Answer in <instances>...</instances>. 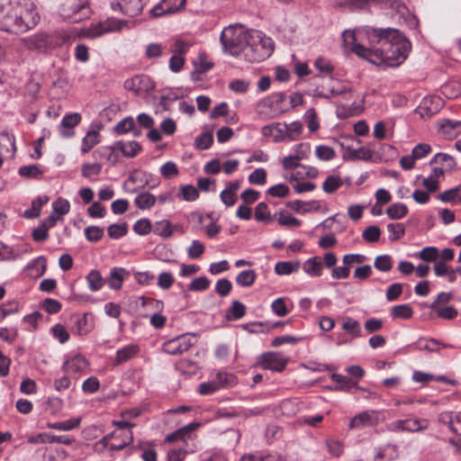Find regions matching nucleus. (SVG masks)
Wrapping results in <instances>:
<instances>
[{"label": "nucleus", "mask_w": 461, "mask_h": 461, "mask_svg": "<svg viewBox=\"0 0 461 461\" xmlns=\"http://www.w3.org/2000/svg\"><path fill=\"white\" fill-rule=\"evenodd\" d=\"M382 413L377 410H367L355 415L348 427L350 429H363L366 427H375L381 421Z\"/></svg>", "instance_id": "nucleus-11"}, {"label": "nucleus", "mask_w": 461, "mask_h": 461, "mask_svg": "<svg viewBox=\"0 0 461 461\" xmlns=\"http://www.w3.org/2000/svg\"><path fill=\"white\" fill-rule=\"evenodd\" d=\"M164 53V47L158 42L149 43L146 47L145 55L148 59L159 58Z\"/></svg>", "instance_id": "nucleus-58"}, {"label": "nucleus", "mask_w": 461, "mask_h": 461, "mask_svg": "<svg viewBox=\"0 0 461 461\" xmlns=\"http://www.w3.org/2000/svg\"><path fill=\"white\" fill-rule=\"evenodd\" d=\"M387 33V41L383 50H371L363 45H354L353 52L377 66H400L407 59L411 43L399 30L394 29Z\"/></svg>", "instance_id": "nucleus-1"}, {"label": "nucleus", "mask_w": 461, "mask_h": 461, "mask_svg": "<svg viewBox=\"0 0 461 461\" xmlns=\"http://www.w3.org/2000/svg\"><path fill=\"white\" fill-rule=\"evenodd\" d=\"M145 4L142 0H119L111 3L114 12H120L129 17H136L141 14Z\"/></svg>", "instance_id": "nucleus-13"}, {"label": "nucleus", "mask_w": 461, "mask_h": 461, "mask_svg": "<svg viewBox=\"0 0 461 461\" xmlns=\"http://www.w3.org/2000/svg\"><path fill=\"white\" fill-rule=\"evenodd\" d=\"M102 170L100 163L85 164L82 166V175L89 179H95Z\"/></svg>", "instance_id": "nucleus-56"}, {"label": "nucleus", "mask_w": 461, "mask_h": 461, "mask_svg": "<svg viewBox=\"0 0 461 461\" xmlns=\"http://www.w3.org/2000/svg\"><path fill=\"white\" fill-rule=\"evenodd\" d=\"M128 22L125 20L110 17L104 21L96 23H92L86 32V36L88 38H98L105 33L116 32L127 27Z\"/></svg>", "instance_id": "nucleus-10"}, {"label": "nucleus", "mask_w": 461, "mask_h": 461, "mask_svg": "<svg viewBox=\"0 0 461 461\" xmlns=\"http://www.w3.org/2000/svg\"><path fill=\"white\" fill-rule=\"evenodd\" d=\"M261 133L264 137L271 138L274 142L285 140L283 123L276 122L262 127Z\"/></svg>", "instance_id": "nucleus-24"}, {"label": "nucleus", "mask_w": 461, "mask_h": 461, "mask_svg": "<svg viewBox=\"0 0 461 461\" xmlns=\"http://www.w3.org/2000/svg\"><path fill=\"white\" fill-rule=\"evenodd\" d=\"M316 157L322 161L332 160L336 157L334 149L327 145H319L315 149Z\"/></svg>", "instance_id": "nucleus-50"}, {"label": "nucleus", "mask_w": 461, "mask_h": 461, "mask_svg": "<svg viewBox=\"0 0 461 461\" xmlns=\"http://www.w3.org/2000/svg\"><path fill=\"white\" fill-rule=\"evenodd\" d=\"M438 256V249L436 247H426L418 253V257L426 262H436Z\"/></svg>", "instance_id": "nucleus-57"}, {"label": "nucleus", "mask_w": 461, "mask_h": 461, "mask_svg": "<svg viewBox=\"0 0 461 461\" xmlns=\"http://www.w3.org/2000/svg\"><path fill=\"white\" fill-rule=\"evenodd\" d=\"M331 379L337 384H339L337 389L340 391H349L351 388L357 387V383L353 382L351 378L346 375L333 374L331 375Z\"/></svg>", "instance_id": "nucleus-45"}, {"label": "nucleus", "mask_w": 461, "mask_h": 461, "mask_svg": "<svg viewBox=\"0 0 461 461\" xmlns=\"http://www.w3.org/2000/svg\"><path fill=\"white\" fill-rule=\"evenodd\" d=\"M129 276V272L122 267H113L111 269L107 278L110 288L118 290L122 287L123 280Z\"/></svg>", "instance_id": "nucleus-26"}, {"label": "nucleus", "mask_w": 461, "mask_h": 461, "mask_svg": "<svg viewBox=\"0 0 461 461\" xmlns=\"http://www.w3.org/2000/svg\"><path fill=\"white\" fill-rule=\"evenodd\" d=\"M394 29H376L369 26H364L355 31L346 30L342 33L343 42L345 47L353 52L354 45H361L357 41L366 39L370 44L382 42L383 46L387 41L388 32Z\"/></svg>", "instance_id": "nucleus-5"}, {"label": "nucleus", "mask_w": 461, "mask_h": 461, "mask_svg": "<svg viewBox=\"0 0 461 461\" xmlns=\"http://www.w3.org/2000/svg\"><path fill=\"white\" fill-rule=\"evenodd\" d=\"M435 167H440L443 169V176H445V172L447 171H453L456 167V159L448 155L447 153L444 152H438L436 155L433 156V158L429 160V165H437Z\"/></svg>", "instance_id": "nucleus-20"}, {"label": "nucleus", "mask_w": 461, "mask_h": 461, "mask_svg": "<svg viewBox=\"0 0 461 461\" xmlns=\"http://www.w3.org/2000/svg\"><path fill=\"white\" fill-rule=\"evenodd\" d=\"M101 141L99 130H89L82 139L80 150L82 153H88L95 146Z\"/></svg>", "instance_id": "nucleus-29"}, {"label": "nucleus", "mask_w": 461, "mask_h": 461, "mask_svg": "<svg viewBox=\"0 0 461 461\" xmlns=\"http://www.w3.org/2000/svg\"><path fill=\"white\" fill-rule=\"evenodd\" d=\"M300 263L291 261H279L275 266V271L277 275H290L299 269Z\"/></svg>", "instance_id": "nucleus-41"}, {"label": "nucleus", "mask_w": 461, "mask_h": 461, "mask_svg": "<svg viewBox=\"0 0 461 461\" xmlns=\"http://www.w3.org/2000/svg\"><path fill=\"white\" fill-rule=\"evenodd\" d=\"M257 277V274L254 270H243L238 276H236L235 280L236 283L243 287H249L251 286Z\"/></svg>", "instance_id": "nucleus-42"}, {"label": "nucleus", "mask_w": 461, "mask_h": 461, "mask_svg": "<svg viewBox=\"0 0 461 461\" xmlns=\"http://www.w3.org/2000/svg\"><path fill=\"white\" fill-rule=\"evenodd\" d=\"M413 314V310L409 304L395 305L391 310L393 319H411Z\"/></svg>", "instance_id": "nucleus-38"}, {"label": "nucleus", "mask_w": 461, "mask_h": 461, "mask_svg": "<svg viewBox=\"0 0 461 461\" xmlns=\"http://www.w3.org/2000/svg\"><path fill=\"white\" fill-rule=\"evenodd\" d=\"M86 280L89 285V289L93 292L100 290L104 284V280L103 279L100 272L97 270H92L87 275Z\"/></svg>", "instance_id": "nucleus-46"}, {"label": "nucleus", "mask_w": 461, "mask_h": 461, "mask_svg": "<svg viewBox=\"0 0 461 461\" xmlns=\"http://www.w3.org/2000/svg\"><path fill=\"white\" fill-rule=\"evenodd\" d=\"M438 421L447 425L456 435L461 436V412H442L438 415Z\"/></svg>", "instance_id": "nucleus-19"}, {"label": "nucleus", "mask_w": 461, "mask_h": 461, "mask_svg": "<svg viewBox=\"0 0 461 461\" xmlns=\"http://www.w3.org/2000/svg\"><path fill=\"white\" fill-rule=\"evenodd\" d=\"M432 149L428 143H419L413 147L411 153L407 156H403L400 159V166L404 170H411L414 167L417 160L426 158Z\"/></svg>", "instance_id": "nucleus-12"}, {"label": "nucleus", "mask_w": 461, "mask_h": 461, "mask_svg": "<svg viewBox=\"0 0 461 461\" xmlns=\"http://www.w3.org/2000/svg\"><path fill=\"white\" fill-rule=\"evenodd\" d=\"M240 189V182L236 180L230 182L226 188L221 192V202H236L238 192Z\"/></svg>", "instance_id": "nucleus-32"}, {"label": "nucleus", "mask_w": 461, "mask_h": 461, "mask_svg": "<svg viewBox=\"0 0 461 461\" xmlns=\"http://www.w3.org/2000/svg\"><path fill=\"white\" fill-rule=\"evenodd\" d=\"M66 40L65 32L55 31L50 33H35L23 38V42L24 47L30 50L47 52L62 45Z\"/></svg>", "instance_id": "nucleus-6"}, {"label": "nucleus", "mask_w": 461, "mask_h": 461, "mask_svg": "<svg viewBox=\"0 0 461 461\" xmlns=\"http://www.w3.org/2000/svg\"><path fill=\"white\" fill-rule=\"evenodd\" d=\"M192 45V41L177 38L172 43L170 51L173 53V55H180L184 57L188 52Z\"/></svg>", "instance_id": "nucleus-37"}, {"label": "nucleus", "mask_w": 461, "mask_h": 461, "mask_svg": "<svg viewBox=\"0 0 461 461\" xmlns=\"http://www.w3.org/2000/svg\"><path fill=\"white\" fill-rule=\"evenodd\" d=\"M274 41L260 31H250L242 57L249 62H261L274 52Z\"/></svg>", "instance_id": "nucleus-3"}, {"label": "nucleus", "mask_w": 461, "mask_h": 461, "mask_svg": "<svg viewBox=\"0 0 461 461\" xmlns=\"http://www.w3.org/2000/svg\"><path fill=\"white\" fill-rule=\"evenodd\" d=\"M343 184L342 179L337 175L329 176L322 184V189L326 194L335 193Z\"/></svg>", "instance_id": "nucleus-40"}, {"label": "nucleus", "mask_w": 461, "mask_h": 461, "mask_svg": "<svg viewBox=\"0 0 461 461\" xmlns=\"http://www.w3.org/2000/svg\"><path fill=\"white\" fill-rule=\"evenodd\" d=\"M441 93L447 98H456L461 95L460 86L458 87V82H449L441 86Z\"/></svg>", "instance_id": "nucleus-53"}, {"label": "nucleus", "mask_w": 461, "mask_h": 461, "mask_svg": "<svg viewBox=\"0 0 461 461\" xmlns=\"http://www.w3.org/2000/svg\"><path fill=\"white\" fill-rule=\"evenodd\" d=\"M193 65L198 73H205L213 67V63L209 61L205 53H199L197 59L193 61Z\"/></svg>", "instance_id": "nucleus-49"}, {"label": "nucleus", "mask_w": 461, "mask_h": 461, "mask_svg": "<svg viewBox=\"0 0 461 461\" xmlns=\"http://www.w3.org/2000/svg\"><path fill=\"white\" fill-rule=\"evenodd\" d=\"M443 177V169L440 167H432L429 176H417L415 182L419 189L412 193L414 201L428 202L430 199V195L439 190L440 179Z\"/></svg>", "instance_id": "nucleus-7"}, {"label": "nucleus", "mask_w": 461, "mask_h": 461, "mask_svg": "<svg viewBox=\"0 0 461 461\" xmlns=\"http://www.w3.org/2000/svg\"><path fill=\"white\" fill-rule=\"evenodd\" d=\"M59 14L64 20L77 23L89 17L90 9L77 0H66L60 6Z\"/></svg>", "instance_id": "nucleus-8"}, {"label": "nucleus", "mask_w": 461, "mask_h": 461, "mask_svg": "<svg viewBox=\"0 0 461 461\" xmlns=\"http://www.w3.org/2000/svg\"><path fill=\"white\" fill-rule=\"evenodd\" d=\"M444 106L443 99L438 95L425 96L417 108V112L422 118H430L438 113Z\"/></svg>", "instance_id": "nucleus-14"}, {"label": "nucleus", "mask_w": 461, "mask_h": 461, "mask_svg": "<svg viewBox=\"0 0 461 461\" xmlns=\"http://www.w3.org/2000/svg\"><path fill=\"white\" fill-rule=\"evenodd\" d=\"M81 422V418H72L65 421L59 422H49L47 427L49 429H53L57 430L68 431L79 427Z\"/></svg>", "instance_id": "nucleus-35"}, {"label": "nucleus", "mask_w": 461, "mask_h": 461, "mask_svg": "<svg viewBox=\"0 0 461 461\" xmlns=\"http://www.w3.org/2000/svg\"><path fill=\"white\" fill-rule=\"evenodd\" d=\"M87 366V360L82 355H77L64 363L63 369L68 375H80Z\"/></svg>", "instance_id": "nucleus-21"}, {"label": "nucleus", "mask_w": 461, "mask_h": 461, "mask_svg": "<svg viewBox=\"0 0 461 461\" xmlns=\"http://www.w3.org/2000/svg\"><path fill=\"white\" fill-rule=\"evenodd\" d=\"M288 360L287 357H284L278 352H268L261 356L259 363L264 369L282 372L285 368Z\"/></svg>", "instance_id": "nucleus-16"}, {"label": "nucleus", "mask_w": 461, "mask_h": 461, "mask_svg": "<svg viewBox=\"0 0 461 461\" xmlns=\"http://www.w3.org/2000/svg\"><path fill=\"white\" fill-rule=\"evenodd\" d=\"M405 431L407 432H418L425 430L429 427V421L427 420L420 419H406L403 420Z\"/></svg>", "instance_id": "nucleus-36"}, {"label": "nucleus", "mask_w": 461, "mask_h": 461, "mask_svg": "<svg viewBox=\"0 0 461 461\" xmlns=\"http://www.w3.org/2000/svg\"><path fill=\"white\" fill-rule=\"evenodd\" d=\"M342 329L350 334L353 338H358L361 336L360 323L352 318L347 317L344 319Z\"/></svg>", "instance_id": "nucleus-44"}, {"label": "nucleus", "mask_w": 461, "mask_h": 461, "mask_svg": "<svg viewBox=\"0 0 461 461\" xmlns=\"http://www.w3.org/2000/svg\"><path fill=\"white\" fill-rule=\"evenodd\" d=\"M140 352V348L137 345H127L124 348L117 350L114 364L119 366L122 363L129 361L135 357Z\"/></svg>", "instance_id": "nucleus-28"}, {"label": "nucleus", "mask_w": 461, "mask_h": 461, "mask_svg": "<svg viewBox=\"0 0 461 461\" xmlns=\"http://www.w3.org/2000/svg\"><path fill=\"white\" fill-rule=\"evenodd\" d=\"M438 199L441 202H461V185L439 194Z\"/></svg>", "instance_id": "nucleus-39"}, {"label": "nucleus", "mask_w": 461, "mask_h": 461, "mask_svg": "<svg viewBox=\"0 0 461 461\" xmlns=\"http://www.w3.org/2000/svg\"><path fill=\"white\" fill-rule=\"evenodd\" d=\"M374 266L376 269L388 272L393 267L392 258L389 255H381L375 258Z\"/></svg>", "instance_id": "nucleus-55"}, {"label": "nucleus", "mask_w": 461, "mask_h": 461, "mask_svg": "<svg viewBox=\"0 0 461 461\" xmlns=\"http://www.w3.org/2000/svg\"><path fill=\"white\" fill-rule=\"evenodd\" d=\"M213 139L210 132H203L195 139V146L199 149H207L212 144Z\"/></svg>", "instance_id": "nucleus-61"}, {"label": "nucleus", "mask_w": 461, "mask_h": 461, "mask_svg": "<svg viewBox=\"0 0 461 461\" xmlns=\"http://www.w3.org/2000/svg\"><path fill=\"white\" fill-rule=\"evenodd\" d=\"M94 328L92 318L86 313L76 317L72 331L78 336L88 334Z\"/></svg>", "instance_id": "nucleus-22"}, {"label": "nucleus", "mask_w": 461, "mask_h": 461, "mask_svg": "<svg viewBox=\"0 0 461 461\" xmlns=\"http://www.w3.org/2000/svg\"><path fill=\"white\" fill-rule=\"evenodd\" d=\"M283 125L285 140H294L302 134L303 126L299 121H295L288 124L284 123Z\"/></svg>", "instance_id": "nucleus-34"}, {"label": "nucleus", "mask_w": 461, "mask_h": 461, "mask_svg": "<svg viewBox=\"0 0 461 461\" xmlns=\"http://www.w3.org/2000/svg\"><path fill=\"white\" fill-rule=\"evenodd\" d=\"M134 126V119L131 116H127L117 122V124L114 126V131L117 134H125L133 130Z\"/></svg>", "instance_id": "nucleus-52"}, {"label": "nucleus", "mask_w": 461, "mask_h": 461, "mask_svg": "<svg viewBox=\"0 0 461 461\" xmlns=\"http://www.w3.org/2000/svg\"><path fill=\"white\" fill-rule=\"evenodd\" d=\"M381 235V230L377 226H369L363 231V239L367 242H376Z\"/></svg>", "instance_id": "nucleus-64"}, {"label": "nucleus", "mask_w": 461, "mask_h": 461, "mask_svg": "<svg viewBox=\"0 0 461 461\" xmlns=\"http://www.w3.org/2000/svg\"><path fill=\"white\" fill-rule=\"evenodd\" d=\"M322 263L319 257H312L303 264L304 272L311 276H321L322 275Z\"/></svg>", "instance_id": "nucleus-31"}, {"label": "nucleus", "mask_w": 461, "mask_h": 461, "mask_svg": "<svg viewBox=\"0 0 461 461\" xmlns=\"http://www.w3.org/2000/svg\"><path fill=\"white\" fill-rule=\"evenodd\" d=\"M114 148L117 149V152L120 151L123 156L128 158H134L141 150V146L135 140L115 141Z\"/></svg>", "instance_id": "nucleus-25"}, {"label": "nucleus", "mask_w": 461, "mask_h": 461, "mask_svg": "<svg viewBox=\"0 0 461 461\" xmlns=\"http://www.w3.org/2000/svg\"><path fill=\"white\" fill-rule=\"evenodd\" d=\"M128 22L125 20L110 17L104 21L96 23H92L86 32V36L88 38H98L105 33L116 32L127 27Z\"/></svg>", "instance_id": "nucleus-9"}, {"label": "nucleus", "mask_w": 461, "mask_h": 461, "mask_svg": "<svg viewBox=\"0 0 461 461\" xmlns=\"http://www.w3.org/2000/svg\"><path fill=\"white\" fill-rule=\"evenodd\" d=\"M325 444L332 456L339 457L344 451L343 444L339 440L327 439Z\"/></svg>", "instance_id": "nucleus-59"}, {"label": "nucleus", "mask_w": 461, "mask_h": 461, "mask_svg": "<svg viewBox=\"0 0 461 461\" xmlns=\"http://www.w3.org/2000/svg\"><path fill=\"white\" fill-rule=\"evenodd\" d=\"M249 34L250 32L240 24H232L225 27L220 37L223 50L232 56L242 55Z\"/></svg>", "instance_id": "nucleus-4"}, {"label": "nucleus", "mask_w": 461, "mask_h": 461, "mask_svg": "<svg viewBox=\"0 0 461 461\" xmlns=\"http://www.w3.org/2000/svg\"><path fill=\"white\" fill-rule=\"evenodd\" d=\"M314 67L321 76H330L332 74L334 67L330 60L319 57L314 60Z\"/></svg>", "instance_id": "nucleus-47"}, {"label": "nucleus", "mask_w": 461, "mask_h": 461, "mask_svg": "<svg viewBox=\"0 0 461 461\" xmlns=\"http://www.w3.org/2000/svg\"><path fill=\"white\" fill-rule=\"evenodd\" d=\"M408 209L404 203H392L387 209L386 213L389 218L397 220L404 217Z\"/></svg>", "instance_id": "nucleus-48"}, {"label": "nucleus", "mask_w": 461, "mask_h": 461, "mask_svg": "<svg viewBox=\"0 0 461 461\" xmlns=\"http://www.w3.org/2000/svg\"><path fill=\"white\" fill-rule=\"evenodd\" d=\"M461 126V121L444 119L439 123V131L447 138L456 137V129Z\"/></svg>", "instance_id": "nucleus-33"}, {"label": "nucleus", "mask_w": 461, "mask_h": 461, "mask_svg": "<svg viewBox=\"0 0 461 461\" xmlns=\"http://www.w3.org/2000/svg\"><path fill=\"white\" fill-rule=\"evenodd\" d=\"M191 346L192 343L186 337L180 336L165 342L162 348L168 355H178L187 351Z\"/></svg>", "instance_id": "nucleus-17"}, {"label": "nucleus", "mask_w": 461, "mask_h": 461, "mask_svg": "<svg viewBox=\"0 0 461 461\" xmlns=\"http://www.w3.org/2000/svg\"><path fill=\"white\" fill-rule=\"evenodd\" d=\"M0 149L8 158H14L16 152L15 137L12 132L3 131L0 132Z\"/></svg>", "instance_id": "nucleus-23"}, {"label": "nucleus", "mask_w": 461, "mask_h": 461, "mask_svg": "<svg viewBox=\"0 0 461 461\" xmlns=\"http://www.w3.org/2000/svg\"><path fill=\"white\" fill-rule=\"evenodd\" d=\"M117 149L114 148V143L111 146H102L94 152V157L97 159L106 160L114 164L118 157L115 154Z\"/></svg>", "instance_id": "nucleus-30"}, {"label": "nucleus", "mask_w": 461, "mask_h": 461, "mask_svg": "<svg viewBox=\"0 0 461 461\" xmlns=\"http://www.w3.org/2000/svg\"><path fill=\"white\" fill-rule=\"evenodd\" d=\"M81 122V115L78 113L66 114L59 124V131L62 137L69 138L74 135L73 128Z\"/></svg>", "instance_id": "nucleus-18"}, {"label": "nucleus", "mask_w": 461, "mask_h": 461, "mask_svg": "<svg viewBox=\"0 0 461 461\" xmlns=\"http://www.w3.org/2000/svg\"><path fill=\"white\" fill-rule=\"evenodd\" d=\"M124 87L136 95L148 93L155 88V84L149 76L138 75L124 82Z\"/></svg>", "instance_id": "nucleus-15"}, {"label": "nucleus", "mask_w": 461, "mask_h": 461, "mask_svg": "<svg viewBox=\"0 0 461 461\" xmlns=\"http://www.w3.org/2000/svg\"><path fill=\"white\" fill-rule=\"evenodd\" d=\"M40 21L34 4L30 0H0V30L23 33Z\"/></svg>", "instance_id": "nucleus-2"}, {"label": "nucleus", "mask_w": 461, "mask_h": 461, "mask_svg": "<svg viewBox=\"0 0 461 461\" xmlns=\"http://www.w3.org/2000/svg\"><path fill=\"white\" fill-rule=\"evenodd\" d=\"M179 197L186 201H194L198 198V191L192 185H184L180 189Z\"/></svg>", "instance_id": "nucleus-62"}, {"label": "nucleus", "mask_w": 461, "mask_h": 461, "mask_svg": "<svg viewBox=\"0 0 461 461\" xmlns=\"http://www.w3.org/2000/svg\"><path fill=\"white\" fill-rule=\"evenodd\" d=\"M246 314V306L240 301H233L227 312V319L230 321L240 320Z\"/></svg>", "instance_id": "nucleus-43"}, {"label": "nucleus", "mask_w": 461, "mask_h": 461, "mask_svg": "<svg viewBox=\"0 0 461 461\" xmlns=\"http://www.w3.org/2000/svg\"><path fill=\"white\" fill-rule=\"evenodd\" d=\"M232 289V284L229 279L222 278L217 281L215 285V292L220 296H227Z\"/></svg>", "instance_id": "nucleus-60"}, {"label": "nucleus", "mask_w": 461, "mask_h": 461, "mask_svg": "<svg viewBox=\"0 0 461 461\" xmlns=\"http://www.w3.org/2000/svg\"><path fill=\"white\" fill-rule=\"evenodd\" d=\"M249 182L251 185H264L267 183V171L262 168H257L249 175Z\"/></svg>", "instance_id": "nucleus-54"}, {"label": "nucleus", "mask_w": 461, "mask_h": 461, "mask_svg": "<svg viewBox=\"0 0 461 461\" xmlns=\"http://www.w3.org/2000/svg\"><path fill=\"white\" fill-rule=\"evenodd\" d=\"M437 316L444 320H453L457 316V311L453 306L438 307L434 309Z\"/></svg>", "instance_id": "nucleus-63"}, {"label": "nucleus", "mask_w": 461, "mask_h": 461, "mask_svg": "<svg viewBox=\"0 0 461 461\" xmlns=\"http://www.w3.org/2000/svg\"><path fill=\"white\" fill-rule=\"evenodd\" d=\"M192 217L196 218L200 223L203 222L204 218L210 219L212 221V222L206 226V234L209 238H214L220 232V226L214 223V221L218 220V215H216L214 212L207 213L205 216L199 212H194L192 213Z\"/></svg>", "instance_id": "nucleus-27"}, {"label": "nucleus", "mask_w": 461, "mask_h": 461, "mask_svg": "<svg viewBox=\"0 0 461 461\" xmlns=\"http://www.w3.org/2000/svg\"><path fill=\"white\" fill-rule=\"evenodd\" d=\"M289 187L285 184H277L269 187L266 194L273 198H285L289 194Z\"/></svg>", "instance_id": "nucleus-51"}]
</instances>
